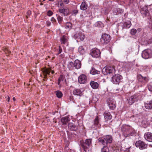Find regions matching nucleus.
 I'll use <instances>...</instances> for the list:
<instances>
[{
  "mask_svg": "<svg viewBox=\"0 0 152 152\" xmlns=\"http://www.w3.org/2000/svg\"><path fill=\"white\" fill-rule=\"evenodd\" d=\"M100 72L99 71L95 69L94 67H92L90 71V73L93 75H95L96 74H99Z\"/></svg>",
  "mask_w": 152,
  "mask_h": 152,
  "instance_id": "2f4dec72",
  "label": "nucleus"
},
{
  "mask_svg": "<svg viewBox=\"0 0 152 152\" xmlns=\"http://www.w3.org/2000/svg\"><path fill=\"white\" fill-rule=\"evenodd\" d=\"M84 90L83 89L76 88L74 89L73 91V94L75 96H81L83 95Z\"/></svg>",
  "mask_w": 152,
  "mask_h": 152,
  "instance_id": "f3484780",
  "label": "nucleus"
},
{
  "mask_svg": "<svg viewBox=\"0 0 152 152\" xmlns=\"http://www.w3.org/2000/svg\"><path fill=\"white\" fill-rule=\"evenodd\" d=\"M122 77L120 75L117 74L114 75L112 79V81L113 83L115 84H118L120 80L122 79Z\"/></svg>",
  "mask_w": 152,
  "mask_h": 152,
  "instance_id": "1a4fd4ad",
  "label": "nucleus"
},
{
  "mask_svg": "<svg viewBox=\"0 0 152 152\" xmlns=\"http://www.w3.org/2000/svg\"><path fill=\"white\" fill-rule=\"evenodd\" d=\"M145 139L150 142H152V133L150 132H146L144 134Z\"/></svg>",
  "mask_w": 152,
  "mask_h": 152,
  "instance_id": "412c9836",
  "label": "nucleus"
},
{
  "mask_svg": "<svg viewBox=\"0 0 152 152\" xmlns=\"http://www.w3.org/2000/svg\"><path fill=\"white\" fill-rule=\"evenodd\" d=\"M57 6L58 7L60 8H62L61 7H63L64 6V4L63 3V2L61 1H59L57 4Z\"/></svg>",
  "mask_w": 152,
  "mask_h": 152,
  "instance_id": "4c0bfd02",
  "label": "nucleus"
},
{
  "mask_svg": "<svg viewBox=\"0 0 152 152\" xmlns=\"http://www.w3.org/2000/svg\"><path fill=\"white\" fill-rule=\"evenodd\" d=\"M137 31V30L136 29L133 28L131 31L130 34L132 35H134L136 34Z\"/></svg>",
  "mask_w": 152,
  "mask_h": 152,
  "instance_id": "a19ab883",
  "label": "nucleus"
},
{
  "mask_svg": "<svg viewBox=\"0 0 152 152\" xmlns=\"http://www.w3.org/2000/svg\"><path fill=\"white\" fill-rule=\"evenodd\" d=\"M48 0L50 1H54V0Z\"/></svg>",
  "mask_w": 152,
  "mask_h": 152,
  "instance_id": "bf43d9fd",
  "label": "nucleus"
},
{
  "mask_svg": "<svg viewBox=\"0 0 152 152\" xmlns=\"http://www.w3.org/2000/svg\"><path fill=\"white\" fill-rule=\"evenodd\" d=\"M112 137L110 135H107L98 138V141L99 144L104 145L101 149V152H110L107 145L112 142Z\"/></svg>",
  "mask_w": 152,
  "mask_h": 152,
  "instance_id": "f257e3e1",
  "label": "nucleus"
},
{
  "mask_svg": "<svg viewBox=\"0 0 152 152\" xmlns=\"http://www.w3.org/2000/svg\"><path fill=\"white\" fill-rule=\"evenodd\" d=\"M80 67H78V68H76L77 69H80Z\"/></svg>",
  "mask_w": 152,
  "mask_h": 152,
  "instance_id": "052dcab7",
  "label": "nucleus"
},
{
  "mask_svg": "<svg viewBox=\"0 0 152 152\" xmlns=\"http://www.w3.org/2000/svg\"><path fill=\"white\" fill-rule=\"evenodd\" d=\"M91 139H87L85 140H82L80 141V145L85 152L91 145Z\"/></svg>",
  "mask_w": 152,
  "mask_h": 152,
  "instance_id": "7ed1b4c3",
  "label": "nucleus"
},
{
  "mask_svg": "<svg viewBox=\"0 0 152 152\" xmlns=\"http://www.w3.org/2000/svg\"><path fill=\"white\" fill-rule=\"evenodd\" d=\"M131 50H129V49H128L126 50V53L127 54V55H128L129 54H130V53L131 52Z\"/></svg>",
  "mask_w": 152,
  "mask_h": 152,
  "instance_id": "49530a36",
  "label": "nucleus"
},
{
  "mask_svg": "<svg viewBox=\"0 0 152 152\" xmlns=\"http://www.w3.org/2000/svg\"><path fill=\"white\" fill-rule=\"evenodd\" d=\"M139 98L140 96L138 94H135L131 96L127 99L128 104L129 105H132L135 102L138 101Z\"/></svg>",
  "mask_w": 152,
  "mask_h": 152,
  "instance_id": "20e7f679",
  "label": "nucleus"
},
{
  "mask_svg": "<svg viewBox=\"0 0 152 152\" xmlns=\"http://www.w3.org/2000/svg\"><path fill=\"white\" fill-rule=\"evenodd\" d=\"M121 130L123 132V134L126 137L130 135H134L135 134L133 129L131 127L127 125L123 126L121 128Z\"/></svg>",
  "mask_w": 152,
  "mask_h": 152,
  "instance_id": "f03ea898",
  "label": "nucleus"
},
{
  "mask_svg": "<svg viewBox=\"0 0 152 152\" xmlns=\"http://www.w3.org/2000/svg\"><path fill=\"white\" fill-rule=\"evenodd\" d=\"M10 97L9 96H8L7 98V100L8 102H9L10 101Z\"/></svg>",
  "mask_w": 152,
  "mask_h": 152,
  "instance_id": "6e6d98bb",
  "label": "nucleus"
},
{
  "mask_svg": "<svg viewBox=\"0 0 152 152\" xmlns=\"http://www.w3.org/2000/svg\"><path fill=\"white\" fill-rule=\"evenodd\" d=\"M148 89L150 91H152V86L149 85L148 86Z\"/></svg>",
  "mask_w": 152,
  "mask_h": 152,
  "instance_id": "c03bdc74",
  "label": "nucleus"
},
{
  "mask_svg": "<svg viewBox=\"0 0 152 152\" xmlns=\"http://www.w3.org/2000/svg\"><path fill=\"white\" fill-rule=\"evenodd\" d=\"M140 12L143 16H148L149 14V12L147 6H145L142 7L140 10Z\"/></svg>",
  "mask_w": 152,
  "mask_h": 152,
  "instance_id": "6ab92c4d",
  "label": "nucleus"
},
{
  "mask_svg": "<svg viewBox=\"0 0 152 152\" xmlns=\"http://www.w3.org/2000/svg\"><path fill=\"white\" fill-rule=\"evenodd\" d=\"M57 17V20L58 22L60 24H61L63 21V18L59 15H56Z\"/></svg>",
  "mask_w": 152,
  "mask_h": 152,
  "instance_id": "58836bf2",
  "label": "nucleus"
},
{
  "mask_svg": "<svg viewBox=\"0 0 152 152\" xmlns=\"http://www.w3.org/2000/svg\"><path fill=\"white\" fill-rule=\"evenodd\" d=\"M78 12V10H77V8L73 10L72 11V13L74 15H76Z\"/></svg>",
  "mask_w": 152,
  "mask_h": 152,
  "instance_id": "79ce46f5",
  "label": "nucleus"
},
{
  "mask_svg": "<svg viewBox=\"0 0 152 152\" xmlns=\"http://www.w3.org/2000/svg\"><path fill=\"white\" fill-rule=\"evenodd\" d=\"M130 147L128 146V145L127 143H123L121 144V149L126 152V150L129 149Z\"/></svg>",
  "mask_w": 152,
  "mask_h": 152,
  "instance_id": "bb28decb",
  "label": "nucleus"
},
{
  "mask_svg": "<svg viewBox=\"0 0 152 152\" xmlns=\"http://www.w3.org/2000/svg\"><path fill=\"white\" fill-rule=\"evenodd\" d=\"M87 7L88 5L85 2H82L80 6V9L83 10H86L87 9Z\"/></svg>",
  "mask_w": 152,
  "mask_h": 152,
  "instance_id": "7c9ffc66",
  "label": "nucleus"
},
{
  "mask_svg": "<svg viewBox=\"0 0 152 152\" xmlns=\"http://www.w3.org/2000/svg\"><path fill=\"white\" fill-rule=\"evenodd\" d=\"M145 107L148 109H152V100L145 103Z\"/></svg>",
  "mask_w": 152,
  "mask_h": 152,
  "instance_id": "cd10ccee",
  "label": "nucleus"
},
{
  "mask_svg": "<svg viewBox=\"0 0 152 152\" xmlns=\"http://www.w3.org/2000/svg\"><path fill=\"white\" fill-rule=\"evenodd\" d=\"M2 50L4 51L6 55V56H8L9 54L11 53V52L9 51V49L7 48H3Z\"/></svg>",
  "mask_w": 152,
  "mask_h": 152,
  "instance_id": "72a5a7b5",
  "label": "nucleus"
},
{
  "mask_svg": "<svg viewBox=\"0 0 152 152\" xmlns=\"http://www.w3.org/2000/svg\"><path fill=\"white\" fill-rule=\"evenodd\" d=\"M114 68V67H104L102 69V72L105 75L114 73L115 69Z\"/></svg>",
  "mask_w": 152,
  "mask_h": 152,
  "instance_id": "0eeeda50",
  "label": "nucleus"
},
{
  "mask_svg": "<svg viewBox=\"0 0 152 152\" xmlns=\"http://www.w3.org/2000/svg\"><path fill=\"white\" fill-rule=\"evenodd\" d=\"M15 98L14 97V98H13V100H15Z\"/></svg>",
  "mask_w": 152,
  "mask_h": 152,
  "instance_id": "680f3d73",
  "label": "nucleus"
},
{
  "mask_svg": "<svg viewBox=\"0 0 152 152\" xmlns=\"http://www.w3.org/2000/svg\"><path fill=\"white\" fill-rule=\"evenodd\" d=\"M135 148L133 147L130 146L129 149L126 150V152H136Z\"/></svg>",
  "mask_w": 152,
  "mask_h": 152,
  "instance_id": "e433bc0d",
  "label": "nucleus"
},
{
  "mask_svg": "<svg viewBox=\"0 0 152 152\" xmlns=\"http://www.w3.org/2000/svg\"><path fill=\"white\" fill-rule=\"evenodd\" d=\"M70 121L69 117L66 116L61 118V121L63 124H66Z\"/></svg>",
  "mask_w": 152,
  "mask_h": 152,
  "instance_id": "a878e982",
  "label": "nucleus"
},
{
  "mask_svg": "<svg viewBox=\"0 0 152 152\" xmlns=\"http://www.w3.org/2000/svg\"><path fill=\"white\" fill-rule=\"evenodd\" d=\"M51 74H53L55 72H54V71L53 70V71H51Z\"/></svg>",
  "mask_w": 152,
  "mask_h": 152,
  "instance_id": "5fc2aeb1",
  "label": "nucleus"
},
{
  "mask_svg": "<svg viewBox=\"0 0 152 152\" xmlns=\"http://www.w3.org/2000/svg\"><path fill=\"white\" fill-rule=\"evenodd\" d=\"M78 51L80 54L83 55L86 53V50L83 46H80L78 48Z\"/></svg>",
  "mask_w": 152,
  "mask_h": 152,
  "instance_id": "c756f323",
  "label": "nucleus"
},
{
  "mask_svg": "<svg viewBox=\"0 0 152 152\" xmlns=\"http://www.w3.org/2000/svg\"><path fill=\"white\" fill-rule=\"evenodd\" d=\"M132 24L130 21H128L124 23L123 25V28L126 29L129 28Z\"/></svg>",
  "mask_w": 152,
  "mask_h": 152,
  "instance_id": "c85d7f7f",
  "label": "nucleus"
},
{
  "mask_svg": "<svg viewBox=\"0 0 152 152\" xmlns=\"http://www.w3.org/2000/svg\"><path fill=\"white\" fill-rule=\"evenodd\" d=\"M46 23L47 24V25L48 26H49L51 24V23L49 21H47L46 22Z\"/></svg>",
  "mask_w": 152,
  "mask_h": 152,
  "instance_id": "09e8293b",
  "label": "nucleus"
},
{
  "mask_svg": "<svg viewBox=\"0 0 152 152\" xmlns=\"http://www.w3.org/2000/svg\"><path fill=\"white\" fill-rule=\"evenodd\" d=\"M56 121H55V123H56Z\"/></svg>",
  "mask_w": 152,
  "mask_h": 152,
  "instance_id": "69168bd1",
  "label": "nucleus"
},
{
  "mask_svg": "<svg viewBox=\"0 0 152 152\" xmlns=\"http://www.w3.org/2000/svg\"><path fill=\"white\" fill-rule=\"evenodd\" d=\"M101 41L103 43L107 44L109 42L110 40V37L109 35L107 34H104L102 36L101 39Z\"/></svg>",
  "mask_w": 152,
  "mask_h": 152,
  "instance_id": "9b49d317",
  "label": "nucleus"
},
{
  "mask_svg": "<svg viewBox=\"0 0 152 152\" xmlns=\"http://www.w3.org/2000/svg\"><path fill=\"white\" fill-rule=\"evenodd\" d=\"M81 66V62L78 60H75L73 63L72 62H70L69 64L68 65L69 66Z\"/></svg>",
  "mask_w": 152,
  "mask_h": 152,
  "instance_id": "aec40b11",
  "label": "nucleus"
},
{
  "mask_svg": "<svg viewBox=\"0 0 152 152\" xmlns=\"http://www.w3.org/2000/svg\"><path fill=\"white\" fill-rule=\"evenodd\" d=\"M136 146L139 148L140 150H143L147 148L148 145L144 142L140 140L137 141L135 143Z\"/></svg>",
  "mask_w": 152,
  "mask_h": 152,
  "instance_id": "39448f33",
  "label": "nucleus"
},
{
  "mask_svg": "<svg viewBox=\"0 0 152 152\" xmlns=\"http://www.w3.org/2000/svg\"><path fill=\"white\" fill-rule=\"evenodd\" d=\"M66 4H68L69 2V0H62Z\"/></svg>",
  "mask_w": 152,
  "mask_h": 152,
  "instance_id": "8fccbe9b",
  "label": "nucleus"
},
{
  "mask_svg": "<svg viewBox=\"0 0 152 152\" xmlns=\"http://www.w3.org/2000/svg\"><path fill=\"white\" fill-rule=\"evenodd\" d=\"M62 51V49L61 48V47L60 46L59 47V50H58V54H59L61 53V52Z\"/></svg>",
  "mask_w": 152,
  "mask_h": 152,
  "instance_id": "a18cd8bd",
  "label": "nucleus"
},
{
  "mask_svg": "<svg viewBox=\"0 0 152 152\" xmlns=\"http://www.w3.org/2000/svg\"><path fill=\"white\" fill-rule=\"evenodd\" d=\"M122 12H123L122 10L120 8H116L113 11V12L115 14L117 15L119 13H121Z\"/></svg>",
  "mask_w": 152,
  "mask_h": 152,
  "instance_id": "c9c22d12",
  "label": "nucleus"
},
{
  "mask_svg": "<svg viewBox=\"0 0 152 152\" xmlns=\"http://www.w3.org/2000/svg\"><path fill=\"white\" fill-rule=\"evenodd\" d=\"M100 119V117L97 116L94 120V128L95 129L100 127L101 124L99 123Z\"/></svg>",
  "mask_w": 152,
  "mask_h": 152,
  "instance_id": "ddd939ff",
  "label": "nucleus"
},
{
  "mask_svg": "<svg viewBox=\"0 0 152 152\" xmlns=\"http://www.w3.org/2000/svg\"><path fill=\"white\" fill-rule=\"evenodd\" d=\"M101 53L99 50L96 48L92 49L90 51V54L93 57L99 58L100 56Z\"/></svg>",
  "mask_w": 152,
  "mask_h": 152,
  "instance_id": "423d86ee",
  "label": "nucleus"
},
{
  "mask_svg": "<svg viewBox=\"0 0 152 152\" xmlns=\"http://www.w3.org/2000/svg\"><path fill=\"white\" fill-rule=\"evenodd\" d=\"M102 24V23L101 22H98L97 23V24Z\"/></svg>",
  "mask_w": 152,
  "mask_h": 152,
  "instance_id": "4d7b16f0",
  "label": "nucleus"
},
{
  "mask_svg": "<svg viewBox=\"0 0 152 152\" xmlns=\"http://www.w3.org/2000/svg\"><path fill=\"white\" fill-rule=\"evenodd\" d=\"M41 70L44 76V78L45 79L47 78L48 75H50L51 69L50 68H47L46 67H44Z\"/></svg>",
  "mask_w": 152,
  "mask_h": 152,
  "instance_id": "a211bd4d",
  "label": "nucleus"
},
{
  "mask_svg": "<svg viewBox=\"0 0 152 152\" xmlns=\"http://www.w3.org/2000/svg\"><path fill=\"white\" fill-rule=\"evenodd\" d=\"M107 102L110 109L114 110L116 107V101L114 99L109 98L107 100Z\"/></svg>",
  "mask_w": 152,
  "mask_h": 152,
  "instance_id": "6e6552de",
  "label": "nucleus"
},
{
  "mask_svg": "<svg viewBox=\"0 0 152 152\" xmlns=\"http://www.w3.org/2000/svg\"><path fill=\"white\" fill-rule=\"evenodd\" d=\"M53 14V12L51 10H49L47 12V15L49 16H51Z\"/></svg>",
  "mask_w": 152,
  "mask_h": 152,
  "instance_id": "37998d69",
  "label": "nucleus"
},
{
  "mask_svg": "<svg viewBox=\"0 0 152 152\" xmlns=\"http://www.w3.org/2000/svg\"><path fill=\"white\" fill-rule=\"evenodd\" d=\"M64 76L63 75H61L58 78V84L59 85H60V83L62 81H63L64 80Z\"/></svg>",
  "mask_w": 152,
  "mask_h": 152,
  "instance_id": "ea45409f",
  "label": "nucleus"
},
{
  "mask_svg": "<svg viewBox=\"0 0 152 152\" xmlns=\"http://www.w3.org/2000/svg\"><path fill=\"white\" fill-rule=\"evenodd\" d=\"M137 78L139 82L143 83H147L148 80V79L147 77H143L140 74H139L137 75Z\"/></svg>",
  "mask_w": 152,
  "mask_h": 152,
  "instance_id": "dca6fc26",
  "label": "nucleus"
},
{
  "mask_svg": "<svg viewBox=\"0 0 152 152\" xmlns=\"http://www.w3.org/2000/svg\"><path fill=\"white\" fill-rule=\"evenodd\" d=\"M51 21L53 22H55L56 21L55 19L53 17H52L51 19Z\"/></svg>",
  "mask_w": 152,
  "mask_h": 152,
  "instance_id": "3c124183",
  "label": "nucleus"
},
{
  "mask_svg": "<svg viewBox=\"0 0 152 152\" xmlns=\"http://www.w3.org/2000/svg\"><path fill=\"white\" fill-rule=\"evenodd\" d=\"M54 119H55V118H53V120H54Z\"/></svg>",
  "mask_w": 152,
  "mask_h": 152,
  "instance_id": "338daca9",
  "label": "nucleus"
},
{
  "mask_svg": "<svg viewBox=\"0 0 152 152\" xmlns=\"http://www.w3.org/2000/svg\"><path fill=\"white\" fill-rule=\"evenodd\" d=\"M67 150H69V151H71V150H70L68 148H66V149H65V151H67Z\"/></svg>",
  "mask_w": 152,
  "mask_h": 152,
  "instance_id": "603ef678",
  "label": "nucleus"
},
{
  "mask_svg": "<svg viewBox=\"0 0 152 152\" xmlns=\"http://www.w3.org/2000/svg\"><path fill=\"white\" fill-rule=\"evenodd\" d=\"M90 84L91 88L94 89H97L99 87L98 83L93 81H91L90 83Z\"/></svg>",
  "mask_w": 152,
  "mask_h": 152,
  "instance_id": "393cba45",
  "label": "nucleus"
},
{
  "mask_svg": "<svg viewBox=\"0 0 152 152\" xmlns=\"http://www.w3.org/2000/svg\"><path fill=\"white\" fill-rule=\"evenodd\" d=\"M87 78V76L84 74L81 75L78 77V81L80 84H84L86 83Z\"/></svg>",
  "mask_w": 152,
  "mask_h": 152,
  "instance_id": "4468645a",
  "label": "nucleus"
},
{
  "mask_svg": "<svg viewBox=\"0 0 152 152\" xmlns=\"http://www.w3.org/2000/svg\"><path fill=\"white\" fill-rule=\"evenodd\" d=\"M74 36L77 42L82 41L85 38L84 34L81 32L77 33L75 34Z\"/></svg>",
  "mask_w": 152,
  "mask_h": 152,
  "instance_id": "9d476101",
  "label": "nucleus"
},
{
  "mask_svg": "<svg viewBox=\"0 0 152 152\" xmlns=\"http://www.w3.org/2000/svg\"><path fill=\"white\" fill-rule=\"evenodd\" d=\"M68 39L69 38L67 36H62L60 38L61 44H67L68 42Z\"/></svg>",
  "mask_w": 152,
  "mask_h": 152,
  "instance_id": "4be33fe9",
  "label": "nucleus"
},
{
  "mask_svg": "<svg viewBox=\"0 0 152 152\" xmlns=\"http://www.w3.org/2000/svg\"><path fill=\"white\" fill-rule=\"evenodd\" d=\"M72 24L69 22L66 23L65 26V28L67 30H70L72 28Z\"/></svg>",
  "mask_w": 152,
  "mask_h": 152,
  "instance_id": "473e14b6",
  "label": "nucleus"
},
{
  "mask_svg": "<svg viewBox=\"0 0 152 152\" xmlns=\"http://www.w3.org/2000/svg\"><path fill=\"white\" fill-rule=\"evenodd\" d=\"M69 129L71 131H76L78 129L77 127L72 123H69L68 125Z\"/></svg>",
  "mask_w": 152,
  "mask_h": 152,
  "instance_id": "5701e85b",
  "label": "nucleus"
},
{
  "mask_svg": "<svg viewBox=\"0 0 152 152\" xmlns=\"http://www.w3.org/2000/svg\"><path fill=\"white\" fill-rule=\"evenodd\" d=\"M56 96L59 98H61L63 96V94L60 91H58L56 92Z\"/></svg>",
  "mask_w": 152,
  "mask_h": 152,
  "instance_id": "f704fd0d",
  "label": "nucleus"
},
{
  "mask_svg": "<svg viewBox=\"0 0 152 152\" xmlns=\"http://www.w3.org/2000/svg\"><path fill=\"white\" fill-rule=\"evenodd\" d=\"M43 0V1H45V0Z\"/></svg>",
  "mask_w": 152,
  "mask_h": 152,
  "instance_id": "0e129e2a",
  "label": "nucleus"
},
{
  "mask_svg": "<svg viewBox=\"0 0 152 152\" xmlns=\"http://www.w3.org/2000/svg\"><path fill=\"white\" fill-rule=\"evenodd\" d=\"M58 12L61 13L63 14L64 16H67L69 14V10L67 7H62L59 8Z\"/></svg>",
  "mask_w": 152,
  "mask_h": 152,
  "instance_id": "2eb2a0df",
  "label": "nucleus"
},
{
  "mask_svg": "<svg viewBox=\"0 0 152 152\" xmlns=\"http://www.w3.org/2000/svg\"><path fill=\"white\" fill-rule=\"evenodd\" d=\"M31 14V11H28L27 12V15H26V17L27 18L28 16H29Z\"/></svg>",
  "mask_w": 152,
  "mask_h": 152,
  "instance_id": "de8ad7c7",
  "label": "nucleus"
},
{
  "mask_svg": "<svg viewBox=\"0 0 152 152\" xmlns=\"http://www.w3.org/2000/svg\"><path fill=\"white\" fill-rule=\"evenodd\" d=\"M137 30L139 31V32H140V31H141V28H138Z\"/></svg>",
  "mask_w": 152,
  "mask_h": 152,
  "instance_id": "864d4df0",
  "label": "nucleus"
},
{
  "mask_svg": "<svg viewBox=\"0 0 152 152\" xmlns=\"http://www.w3.org/2000/svg\"><path fill=\"white\" fill-rule=\"evenodd\" d=\"M151 51L150 49L145 50H144L142 53V57L143 58L147 59L151 57Z\"/></svg>",
  "mask_w": 152,
  "mask_h": 152,
  "instance_id": "f8f14e48",
  "label": "nucleus"
},
{
  "mask_svg": "<svg viewBox=\"0 0 152 152\" xmlns=\"http://www.w3.org/2000/svg\"><path fill=\"white\" fill-rule=\"evenodd\" d=\"M104 120L106 121L110 120L112 118L110 113L108 112H105L104 114Z\"/></svg>",
  "mask_w": 152,
  "mask_h": 152,
  "instance_id": "b1692460",
  "label": "nucleus"
},
{
  "mask_svg": "<svg viewBox=\"0 0 152 152\" xmlns=\"http://www.w3.org/2000/svg\"><path fill=\"white\" fill-rule=\"evenodd\" d=\"M54 58V57H53L52 58V59H53Z\"/></svg>",
  "mask_w": 152,
  "mask_h": 152,
  "instance_id": "e2e57ef3",
  "label": "nucleus"
},
{
  "mask_svg": "<svg viewBox=\"0 0 152 152\" xmlns=\"http://www.w3.org/2000/svg\"><path fill=\"white\" fill-rule=\"evenodd\" d=\"M52 114L53 115H54L55 114V112H52Z\"/></svg>",
  "mask_w": 152,
  "mask_h": 152,
  "instance_id": "13d9d810",
  "label": "nucleus"
}]
</instances>
